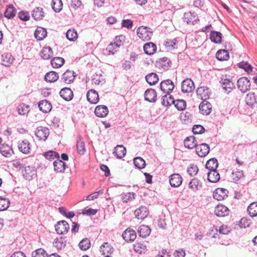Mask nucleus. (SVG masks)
I'll return each mask as SVG.
<instances>
[{"mask_svg": "<svg viewBox=\"0 0 257 257\" xmlns=\"http://www.w3.org/2000/svg\"><path fill=\"white\" fill-rule=\"evenodd\" d=\"M182 178L179 174H173L169 177V182L173 187H178L182 183Z\"/></svg>", "mask_w": 257, "mask_h": 257, "instance_id": "nucleus-14", "label": "nucleus"}, {"mask_svg": "<svg viewBox=\"0 0 257 257\" xmlns=\"http://www.w3.org/2000/svg\"><path fill=\"white\" fill-rule=\"evenodd\" d=\"M218 161L215 158H211L209 159L206 164V168L209 170H211L216 169L218 167Z\"/></svg>", "mask_w": 257, "mask_h": 257, "instance_id": "nucleus-50", "label": "nucleus"}, {"mask_svg": "<svg viewBox=\"0 0 257 257\" xmlns=\"http://www.w3.org/2000/svg\"><path fill=\"white\" fill-rule=\"evenodd\" d=\"M23 176L27 180H31L36 177L37 173L35 167L31 166L26 167L23 171Z\"/></svg>", "mask_w": 257, "mask_h": 257, "instance_id": "nucleus-11", "label": "nucleus"}, {"mask_svg": "<svg viewBox=\"0 0 257 257\" xmlns=\"http://www.w3.org/2000/svg\"><path fill=\"white\" fill-rule=\"evenodd\" d=\"M18 112L20 115H25L28 113L30 110L29 106L24 103L20 104L18 107Z\"/></svg>", "mask_w": 257, "mask_h": 257, "instance_id": "nucleus-57", "label": "nucleus"}, {"mask_svg": "<svg viewBox=\"0 0 257 257\" xmlns=\"http://www.w3.org/2000/svg\"><path fill=\"white\" fill-rule=\"evenodd\" d=\"M55 228L58 234H63L68 232L69 229V225L66 221L62 220L57 222Z\"/></svg>", "mask_w": 257, "mask_h": 257, "instance_id": "nucleus-5", "label": "nucleus"}, {"mask_svg": "<svg viewBox=\"0 0 257 257\" xmlns=\"http://www.w3.org/2000/svg\"><path fill=\"white\" fill-rule=\"evenodd\" d=\"M113 154L118 159L123 158L126 154L125 148L122 145H117L115 147Z\"/></svg>", "mask_w": 257, "mask_h": 257, "instance_id": "nucleus-29", "label": "nucleus"}, {"mask_svg": "<svg viewBox=\"0 0 257 257\" xmlns=\"http://www.w3.org/2000/svg\"><path fill=\"white\" fill-rule=\"evenodd\" d=\"M146 81L150 85L156 84L159 81L158 76L155 73H151L145 77Z\"/></svg>", "mask_w": 257, "mask_h": 257, "instance_id": "nucleus-40", "label": "nucleus"}, {"mask_svg": "<svg viewBox=\"0 0 257 257\" xmlns=\"http://www.w3.org/2000/svg\"><path fill=\"white\" fill-rule=\"evenodd\" d=\"M60 95L66 101L71 100L73 97V93L70 88L65 87L62 88L60 92Z\"/></svg>", "mask_w": 257, "mask_h": 257, "instance_id": "nucleus-19", "label": "nucleus"}, {"mask_svg": "<svg viewBox=\"0 0 257 257\" xmlns=\"http://www.w3.org/2000/svg\"><path fill=\"white\" fill-rule=\"evenodd\" d=\"M174 88L173 82L169 79L165 80L160 83V88L164 93H170Z\"/></svg>", "mask_w": 257, "mask_h": 257, "instance_id": "nucleus-9", "label": "nucleus"}, {"mask_svg": "<svg viewBox=\"0 0 257 257\" xmlns=\"http://www.w3.org/2000/svg\"><path fill=\"white\" fill-rule=\"evenodd\" d=\"M199 110L203 115H208L211 112L212 105L210 103L206 101H202L199 105Z\"/></svg>", "mask_w": 257, "mask_h": 257, "instance_id": "nucleus-18", "label": "nucleus"}, {"mask_svg": "<svg viewBox=\"0 0 257 257\" xmlns=\"http://www.w3.org/2000/svg\"><path fill=\"white\" fill-rule=\"evenodd\" d=\"M10 205V201L7 198L0 197V211L7 210Z\"/></svg>", "mask_w": 257, "mask_h": 257, "instance_id": "nucleus-53", "label": "nucleus"}, {"mask_svg": "<svg viewBox=\"0 0 257 257\" xmlns=\"http://www.w3.org/2000/svg\"><path fill=\"white\" fill-rule=\"evenodd\" d=\"M122 236L125 241L128 242L134 241L137 236L135 230L127 228L123 232Z\"/></svg>", "mask_w": 257, "mask_h": 257, "instance_id": "nucleus-21", "label": "nucleus"}, {"mask_svg": "<svg viewBox=\"0 0 257 257\" xmlns=\"http://www.w3.org/2000/svg\"><path fill=\"white\" fill-rule=\"evenodd\" d=\"M144 97L145 100L149 102H155L157 98V92L153 89H148L145 91Z\"/></svg>", "mask_w": 257, "mask_h": 257, "instance_id": "nucleus-24", "label": "nucleus"}, {"mask_svg": "<svg viewBox=\"0 0 257 257\" xmlns=\"http://www.w3.org/2000/svg\"><path fill=\"white\" fill-rule=\"evenodd\" d=\"M184 146L189 149H192L195 148L197 145V141L194 136L187 137L184 141Z\"/></svg>", "mask_w": 257, "mask_h": 257, "instance_id": "nucleus-30", "label": "nucleus"}, {"mask_svg": "<svg viewBox=\"0 0 257 257\" xmlns=\"http://www.w3.org/2000/svg\"><path fill=\"white\" fill-rule=\"evenodd\" d=\"M220 82L222 84L223 89L227 93L231 92L234 87L233 83L229 79L222 78Z\"/></svg>", "mask_w": 257, "mask_h": 257, "instance_id": "nucleus-25", "label": "nucleus"}, {"mask_svg": "<svg viewBox=\"0 0 257 257\" xmlns=\"http://www.w3.org/2000/svg\"><path fill=\"white\" fill-rule=\"evenodd\" d=\"M35 134L39 140L45 141L49 135V130L46 127L41 126L37 128Z\"/></svg>", "mask_w": 257, "mask_h": 257, "instance_id": "nucleus-4", "label": "nucleus"}, {"mask_svg": "<svg viewBox=\"0 0 257 257\" xmlns=\"http://www.w3.org/2000/svg\"><path fill=\"white\" fill-rule=\"evenodd\" d=\"M183 20L186 22L188 24L194 25L195 23L199 20L197 15L193 12H186L184 14Z\"/></svg>", "mask_w": 257, "mask_h": 257, "instance_id": "nucleus-10", "label": "nucleus"}, {"mask_svg": "<svg viewBox=\"0 0 257 257\" xmlns=\"http://www.w3.org/2000/svg\"><path fill=\"white\" fill-rule=\"evenodd\" d=\"M216 58L220 61H224L228 59L229 56L228 52L225 50H220L216 54Z\"/></svg>", "mask_w": 257, "mask_h": 257, "instance_id": "nucleus-48", "label": "nucleus"}, {"mask_svg": "<svg viewBox=\"0 0 257 257\" xmlns=\"http://www.w3.org/2000/svg\"><path fill=\"white\" fill-rule=\"evenodd\" d=\"M134 164L136 167L138 169H143L146 166L145 161L141 157L135 158L134 159Z\"/></svg>", "mask_w": 257, "mask_h": 257, "instance_id": "nucleus-54", "label": "nucleus"}, {"mask_svg": "<svg viewBox=\"0 0 257 257\" xmlns=\"http://www.w3.org/2000/svg\"><path fill=\"white\" fill-rule=\"evenodd\" d=\"M134 249L135 251L141 253L146 249V246L141 242H137L134 244Z\"/></svg>", "mask_w": 257, "mask_h": 257, "instance_id": "nucleus-61", "label": "nucleus"}, {"mask_svg": "<svg viewBox=\"0 0 257 257\" xmlns=\"http://www.w3.org/2000/svg\"><path fill=\"white\" fill-rule=\"evenodd\" d=\"M178 41L177 39H167L164 42V46L168 50H172L177 49L178 47Z\"/></svg>", "mask_w": 257, "mask_h": 257, "instance_id": "nucleus-28", "label": "nucleus"}, {"mask_svg": "<svg viewBox=\"0 0 257 257\" xmlns=\"http://www.w3.org/2000/svg\"><path fill=\"white\" fill-rule=\"evenodd\" d=\"M0 153L3 156L7 158L10 157L14 153L12 147L5 144L0 146Z\"/></svg>", "mask_w": 257, "mask_h": 257, "instance_id": "nucleus-17", "label": "nucleus"}, {"mask_svg": "<svg viewBox=\"0 0 257 257\" xmlns=\"http://www.w3.org/2000/svg\"><path fill=\"white\" fill-rule=\"evenodd\" d=\"M16 14V10L13 5H9L6 9L4 16L8 19H12L14 17Z\"/></svg>", "mask_w": 257, "mask_h": 257, "instance_id": "nucleus-46", "label": "nucleus"}, {"mask_svg": "<svg viewBox=\"0 0 257 257\" xmlns=\"http://www.w3.org/2000/svg\"><path fill=\"white\" fill-rule=\"evenodd\" d=\"M76 147L77 152L79 155H82L85 153V144L83 141H82L80 139L77 141Z\"/></svg>", "mask_w": 257, "mask_h": 257, "instance_id": "nucleus-60", "label": "nucleus"}, {"mask_svg": "<svg viewBox=\"0 0 257 257\" xmlns=\"http://www.w3.org/2000/svg\"><path fill=\"white\" fill-rule=\"evenodd\" d=\"M76 76L73 71L67 70L63 74L61 79L65 83L70 84L74 81Z\"/></svg>", "mask_w": 257, "mask_h": 257, "instance_id": "nucleus-12", "label": "nucleus"}, {"mask_svg": "<svg viewBox=\"0 0 257 257\" xmlns=\"http://www.w3.org/2000/svg\"><path fill=\"white\" fill-rule=\"evenodd\" d=\"M47 35L46 29L42 27H38L35 31V37L38 40H42Z\"/></svg>", "mask_w": 257, "mask_h": 257, "instance_id": "nucleus-33", "label": "nucleus"}, {"mask_svg": "<svg viewBox=\"0 0 257 257\" xmlns=\"http://www.w3.org/2000/svg\"><path fill=\"white\" fill-rule=\"evenodd\" d=\"M173 104L176 108L179 111L185 109L186 107V101L183 99L174 100V103H173Z\"/></svg>", "mask_w": 257, "mask_h": 257, "instance_id": "nucleus-56", "label": "nucleus"}, {"mask_svg": "<svg viewBox=\"0 0 257 257\" xmlns=\"http://www.w3.org/2000/svg\"><path fill=\"white\" fill-rule=\"evenodd\" d=\"M87 100L92 104H96L99 100L98 93L94 89L88 91L86 94Z\"/></svg>", "mask_w": 257, "mask_h": 257, "instance_id": "nucleus-20", "label": "nucleus"}, {"mask_svg": "<svg viewBox=\"0 0 257 257\" xmlns=\"http://www.w3.org/2000/svg\"><path fill=\"white\" fill-rule=\"evenodd\" d=\"M195 148L196 154L200 157H205L208 154L210 150L209 146L205 143L197 145Z\"/></svg>", "mask_w": 257, "mask_h": 257, "instance_id": "nucleus-6", "label": "nucleus"}, {"mask_svg": "<svg viewBox=\"0 0 257 257\" xmlns=\"http://www.w3.org/2000/svg\"><path fill=\"white\" fill-rule=\"evenodd\" d=\"M138 37L144 41H149L153 36V31L149 27L141 26L137 30Z\"/></svg>", "mask_w": 257, "mask_h": 257, "instance_id": "nucleus-1", "label": "nucleus"}, {"mask_svg": "<svg viewBox=\"0 0 257 257\" xmlns=\"http://www.w3.org/2000/svg\"><path fill=\"white\" fill-rule=\"evenodd\" d=\"M230 177L233 181L236 182L238 181L241 178L243 177L244 176L242 171L238 169H235L232 171Z\"/></svg>", "mask_w": 257, "mask_h": 257, "instance_id": "nucleus-45", "label": "nucleus"}, {"mask_svg": "<svg viewBox=\"0 0 257 257\" xmlns=\"http://www.w3.org/2000/svg\"><path fill=\"white\" fill-rule=\"evenodd\" d=\"M135 193L133 192H127L122 194V200L123 202H127L132 201L135 198Z\"/></svg>", "mask_w": 257, "mask_h": 257, "instance_id": "nucleus-63", "label": "nucleus"}, {"mask_svg": "<svg viewBox=\"0 0 257 257\" xmlns=\"http://www.w3.org/2000/svg\"><path fill=\"white\" fill-rule=\"evenodd\" d=\"M173 103H174V99L170 93H167V94L164 95L161 98V103L164 106L171 105L172 104H173Z\"/></svg>", "mask_w": 257, "mask_h": 257, "instance_id": "nucleus-36", "label": "nucleus"}, {"mask_svg": "<svg viewBox=\"0 0 257 257\" xmlns=\"http://www.w3.org/2000/svg\"><path fill=\"white\" fill-rule=\"evenodd\" d=\"M113 248L108 242L103 243L100 247V251L102 254H111L113 252Z\"/></svg>", "mask_w": 257, "mask_h": 257, "instance_id": "nucleus-37", "label": "nucleus"}, {"mask_svg": "<svg viewBox=\"0 0 257 257\" xmlns=\"http://www.w3.org/2000/svg\"><path fill=\"white\" fill-rule=\"evenodd\" d=\"M238 67L240 68L244 69L247 73H250L252 71V67L246 61H242L238 64Z\"/></svg>", "mask_w": 257, "mask_h": 257, "instance_id": "nucleus-59", "label": "nucleus"}, {"mask_svg": "<svg viewBox=\"0 0 257 257\" xmlns=\"http://www.w3.org/2000/svg\"><path fill=\"white\" fill-rule=\"evenodd\" d=\"M247 213L250 217L257 216V202H253L249 204L247 209Z\"/></svg>", "mask_w": 257, "mask_h": 257, "instance_id": "nucleus-44", "label": "nucleus"}, {"mask_svg": "<svg viewBox=\"0 0 257 257\" xmlns=\"http://www.w3.org/2000/svg\"><path fill=\"white\" fill-rule=\"evenodd\" d=\"M78 245L81 250H86L90 248L91 243L89 239L85 238L80 241Z\"/></svg>", "mask_w": 257, "mask_h": 257, "instance_id": "nucleus-52", "label": "nucleus"}, {"mask_svg": "<svg viewBox=\"0 0 257 257\" xmlns=\"http://www.w3.org/2000/svg\"><path fill=\"white\" fill-rule=\"evenodd\" d=\"M195 89L193 81L190 78H186L181 83V90L184 93H190Z\"/></svg>", "mask_w": 257, "mask_h": 257, "instance_id": "nucleus-3", "label": "nucleus"}, {"mask_svg": "<svg viewBox=\"0 0 257 257\" xmlns=\"http://www.w3.org/2000/svg\"><path fill=\"white\" fill-rule=\"evenodd\" d=\"M238 88L243 93L249 90L250 83L249 80L245 77H242L237 80Z\"/></svg>", "mask_w": 257, "mask_h": 257, "instance_id": "nucleus-2", "label": "nucleus"}, {"mask_svg": "<svg viewBox=\"0 0 257 257\" xmlns=\"http://www.w3.org/2000/svg\"><path fill=\"white\" fill-rule=\"evenodd\" d=\"M210 39L211 41L214 43H221L222 39V34L219 32L211 31L210 34Z\"/></svg>", "mask_w": 257, "mask_h": 257, "instance_id": "nucleus-39", "label": "nucleus"}, {"mask_svg": "<svg viewBox=\"0 0 257 257\" xmlns=\"http://www.w3.org/2000/svg\"><path fill=\"white\" fill-rule=\"evenodd\" d=\"M32 16L35 20H42L44 17L43 9L40 7L35 8L32 11Z\"/></svg>", "mask_w": 257, "mask_h": 257, "instance_id": "nucleus-32", "label": "nucleus"}, {"mask_svg": "<svg viewBox=\"0 0 257 257\" xmlns=\"http://www.w3.org/2000/svg\"><path fill=\"white\" fill-rule=\"evenodd\" d=\"M156 45L152 42L147 43L144 46V50L145 54L149 55H151L154 54L156 51Z\"/></svg>", "mask_w": 257, "mask_h": 257, "instance_id": "nucleus-27", "label": "nucleus"}, {"mask_svg": "<svg viewBox=\"0 0 257 257\" xmlns=\"http://www.w3.org/2000/svg\"><path fill=\"white\" fill-rule=\"evenodd\" d=\"M94 112L97 116L104 117L108 114V109L106 106L100 105L96 107Z\"/></svg>", "mask_w": 257, "mask_h": 257, "instance_id": "nucleus-22", "label": "nucleus"}, {"mask_svg": "<svg viewBox=\"0 0 257 257\" xmlns=\"http://www.w3.org/2000/svg\"><path fill=\"white\" fill-rule=\"evenodd\" d=\"M13 57L11 53H5L2 56V64L6 66H9L13 62Z\"/></svg>", "mask_w": 257, "mask_h": 257, "instance_id": "nucleus-38", "label": "nucleus"}, {"mask_svg": "<svg viewBox=\"0 0 257 257\" xmlns=\"http://www.w3.org/2000/svg\"><path fill=\"white\" fill-rule=\"evenodd\" d=\"M208 180L212 183H216L220 180V174L216 169L210 170L207 173Z\"/></svg>", "mask_w": 257, "mask_h": 257, "instance_id": "nucleus-26", "label": "nucleus"}, {"mask_svg": "<svg viewBox=\"0 0 257 257\" xmlns=\"http://www.w3.org/2000/svg\"><path fill=\"white\" fill-rule=\"evenodd\" d=\"M31 144L27 140L19 141L18 147L19 150L23 154H29L31 150Z\"/></svg>", "mask_w": 257, "mask_h": 257, "instance_id": "nucleus-7", "label": "nucleus"}, {"mask_svg": "<svg viewBox=\"0 0 257 257\" xmlns=\"http://www.w3.org/2000/svg\"><path fill=\"white\" fill-rule=\"evenodd\" d=\"M40 56L44 60H48L53 56V51L51 47H44L40 52Z\"/></svg>", "mask_w": 257, "mask_h": 257, "instance_id": "nucleus-34", "label": "nucleus"}, {"mask_svg": "<svg viewBox=\"0 0 257 257\" xmlns=\"http://www.w3.org/2000/svg\"><path fill=\"white\" fill-rule=\"evenodd\" d=\"M138 232L140 236L145 238L150 235L151 229L148 226L143 225L139 227Z\"/></svg>", "mask_w": 257, "mask_h": 257, "instance_id": "nucleus-35", "label": "nucleus"}, {"mask_svg": "<svg viewBox=\"0 0 257 257\" xmlns=\"http://www.w3.org/2000/svg\"><path fill=\"white\" fill-rule=\"evenodd\" d=\"M59 78V75L55 71L47 72L45 76V79L46 81L53 82L56 81Z\"/></svg>", "mask_w": 257, "mask_h": 257, "instance_id": "nucleus-43", "label": "nucleus"}, {"mask_svg": "<svg viewBox=\"0 0 257 257\" xmlns=\"http://www.w3.org/2000/svg\"><path fill=\"white\" fill-rule=\"evenodd\" d=\"M40 110L44 113L49 112L52 109L51 103L46 99L40 101L38 103Z\"/></svg>", "mask_w": 257, "mask_h": 257, "instance_id": "nucleus-23", "label": "nucleus"}, {"mask_svg": "<svg viewBox=\"0 0 257 257\" xmlns=\"http://www.w3.org/2000/svg\"><path fill=\"white\" fill-rule=\"evenodd\" d=\"M201 187V182L197 178H193L189 183V187L193 191L199 190Z\"/></svg>", "mask_w": 257, "mask_h": 257, "instance_id": "nucleus-41", "label": "nucleus"}, {"mask_svg": "<svg viewBox=\"0 0 257 257\" xmlns=\"http://www.w3.org/2000/svg\"><path fill=\"white\" fill-rule=\"evenodd\" d=\"M134 214L138 219H144L149 214V210L146 207L142 206L137 209Z\"/></svg>", "mask_w": 257, "mask_h": 257, "instance_id": "nucleus-16", "label": "nucleus"}, {"mask_svg": "<svg viewBox=\"0 0 257 257\" xmlns=\"http://www.w3.org/2000/svg\"><path fill=\"white\" fill-rule=\"evenodd\" d=\"M245 101L246 104L252 106L254 103L257 102L256 96L253 92L248 93L245 97Z\"/></svg>", "mask_w": 257, "mask_h": 257, "instance_id": "nucleus-49", "label": "nucleus"}, {"mask_svg": "<svg viewBox=\"0 0 257 257\" xmlns=\"http://www.w3.org/2000/svg\"><path fill=\"white\" fill-rule=\"evenodd\" d=\"M62 6L61 0H52V7L55 12H59L62 10Z\"/></svg>", "mask_w": 257, "mask_h": 257, "instance_id": "nucleus-58", "label": "nucleus"}, {"mask_svg": "<svg viewBox=\"0 0 257 257\" xmlns=\"http://www.w3.org/2000/svg\"><path fill=\"white\" fill-rule=\"evenodd\" d=\"M214 213L218 217H224L229 214V210L225 205L218 204L215 208Z\"/></svg>", "mask_w": 257, "mask_h": 257, "instance_id": "nucleus-13", "label": "nucleus"}, {"mask_svg": "<svg viewBox=\"0 0 257 257\" xmlns=\"http://www.w3.org/2000/svg\"><path fill=\"white\" fill-rule=\"evenodd\" d=\"M228 191L224 188H217L213 193V197L218 201L222 200L227 197Z\"/></svg>", "mask_w": 257, "mask_h": 257, "instance_id": "nucleus-15", "label": "nucleus"}, {"mask_svg": "<svg viewBox=\"0 0 257 257\" xmlns=\"http://www.w3.org/2000/svg\"><path fill=\"white\" fill-rule=\"evenodd\" d=\"M66 38L70 41H74L78 37L77 33L74 29H69L66 34Z\"/></svg>", "mask_w": 257, "mask_h": 257, "instance_id": "nucleus-55", "label": "nucleus"}, {"mask_svg": "<svg viewBox=\"0 0 257 257\" xmlns=\"http://www.w3.org/2000/svg\"><path fill=\"white\" fill-rule=\"evenodd\" d=\"M54 170L57 173H62L65 170L66 164L59 158L53 163Z\"/></svg>", "mask_w": 257, "mask_h": 257, "instance_id": "nucleus-31", "label": "nucleus"}, {"mask_svg": "<svg viewBox=\"0 0 257 257\" xmlns=\"http://www.w3.org/2000/svg\"><path fill=\"white\" fill-rule=\"evenodd\" d=\"M196 93L198 97L202 99V101H206L209 98L210 94L209 89L205 86H201L198 88Z\"/></svg>", "mask_w": 257, "mask_h": 257, "instance_id": "nucleus-8", "label": "nucleus"}, {"mask_svg": "<svg viewBox=\"0 0 257 257\" xmlns=\"http://www.w3.org/2000/svg\"><path fill=\"white\" fill-rule=\"evenodd\" d=\"M66 238L60 236L59 237H57L55 239L54 242H53L54 245L58 249H61L63 248L66 246Z\"/></svg>", "mask_w": 257, "mask_h": 257, "instance_id": "nucleus-42", "label": "nucleus"}, {"mask_svg": "<svg viewBox=\"0 0 257 257\" xmlns=\"http://www.w3.org/2000/svg\"><path fill=\"white\" fill-rule=\"evenodd\" d=\"M120 44L114 42L110 43L106 48V51L108 54H114L118 50V48L120 47Z\"/></svg>", "mask_w": 257, "mask_h": 257, "instance_id": "nucleus-47", "label": "nucleus"}, {"mask_svg": "<svg viewBox=\"0 0 257 257\" xmlns=\"http://www.w3.org/2000/svg\"><path fill=\"white\" fill-rule=\"evenodd\" d=\"M64 59L61 57H55L51 61V64L54 68H59L62 66L64 63Z\"/></svg>", "mask_w": 257, "mask_h": 257, "instance_id": "nucleus-51", "label": "nucleus"}, {"mask_svg": "<svg viewBox=\"0 0 257 257\" xmlns=\"http://www.w3.org/2000/svg\"><path fill=\"white\" fill-rule=\"evenodd\" d=\"M198 172V168L196 165L190 164L187 169V172L191 176H195Z\"/></svg>", "mask_w": 257, "mask_h": 257, "instance_id": "nucleus-64", "label": "nucleus"}, {"mask_svg": "<svg viewBox=\"0 0 257 257\" xmlns=\"http://www.w3.org/2000/svg\"><path fill=\"white\" fill-rule=\"evenodd\" d=\"M47 254L46 251L43 248H38L32 253V257H46Z\"/></svg>", "mask_w": 257, "mask_h": 257, "instance_id": "nucleus-62", "label": "nucleus"}]
</instances>
